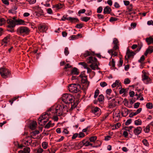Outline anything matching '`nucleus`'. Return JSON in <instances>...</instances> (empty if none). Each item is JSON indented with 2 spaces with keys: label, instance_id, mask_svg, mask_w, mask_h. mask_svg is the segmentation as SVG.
<instances>
[{
  "label": "nucleus",
  "instance_id": "obj_53",
  "mask_svg": "<svg viewBox=\"0 0 153 153\" xmlns=\"http://www.w3.org/2000/svg\"><path fill=\"white\" fill-rule=\"evenodd\" d=\"M145 59V56L142 55L140 57V59L138 60V62L140 63H142Z\"/></svg>",
  "mask_w": 153,
  "mask_h": 153
},
{
  "label": "nucleus",
  "instance_id": "obj_31",
  "mask_svg": "<svg viewBox=\"0 0 153 153\" xmlns=\"http://www.w3.org/2000/svg\"><path fill=\"white\" fill-rule=\"evenodd\" d=\"M67 20L70 21L72 22H77L79 21V20L78 19L71 17H68Z\"/></svg>",
  "mask_w": 153,
  "mask_h": 153
},
{
  "label": "nucleus",
  "instance_id": "obj_60",
  "mask_svg": "<svg viewBox=\"0 0 153 153\" xmlns=\"http://www.w3.org/2000/svg\"><path fill=\"white\" fill-rule=\"evenodd\" d=\"M131 122V119H128L125 122V124L126 125H128L130 124Z\"/></svg>",
  "mask_w": 153,
  "mask_h": 153
},
{
  "label": "nucleus",
  "instance_id": "obj_17",
  "mask_svg": "<svg viewBox=\"0 0 153 153\" xmlns=\"http://www.w3.org/2000/svg\"><path fill=\"white\" fill-rule=\"evenodd\" d=\"M120 81L117 80L115 81L114 83H113L112 85L111 86L113 88H114L116 86L119 87V88L120 89L121 88V83L119 82Z\"/></svg>",
  "mask_w": 153,
  "mask_h": 153
},
{
  "label": "nucleus",
  "instance_id": "obj_3",
  "mask_svg": "<svg viewBox=\"0 0 153 153\" xmlns=\"http://www.w3.org/2000/svg\"><path fill=\"white\" fill-rule=\"evenodd\" d=\"M62 106L60 105H55L50 108V111L53 115L60 116L62 115Z\"/></svg>",
  "mask_w": 153,
  "mask_h": 153
},
{
  "label": "nucleus",
  "instance_id": "obj_42",
  "mask_svg": "<svg viewBox=\"0 0 153 153\" xmlns=\"http://www.w3.org/2000/svg\"><path fill=\"white\" fill-rule=\"evenodd\" d=\"M6 23V21L4 18L0 19V26L4 25Z\"/></svg>",
  "mask_w": 153,
  "mask_h": 153
},
{
  "label": "nucleus",
  "instance_id": "obj_21",
  "mask_svg": "<svg viewBox=\"0 0 153 153\" xmlns=\"http://www.w3.org/2000/svg\"><path fill=\"white\" fill-rule=\"evenodd\" d=\"M111 11V9L108 6L105 7L104 9L103 13L105 14H109Z\"/></svg>",
  "mask_w": 153,
  "mask_h": 153
},
{
  "label": "nucleus",
  "instance_id": "obj_6",
  "mask_svg": "<svg viewBox=\"0 0 153 153\" xmlns=\"http://www.w3.org/2000/svg\"><path fill=\"white\" fill-rule=\"evenodd\" d=\"M80 85L79 84H72L70 85L68 87L69 91L73 93H76L79 91Z\"/></svg>",
  "mask_w": 153,
  "mask_h": 153
},
{
  "label": "nucleus",
  "instance_id": "obj_29",
  "mask_svg": "<svg viewBox=\"0 0 153 153\" xmlns=\"http://www.w3.org/2000/svg\"><path fill=\"white\" fill-rule=\"evenodd\" d=\"M37 125V123L35 121H33L30 125V128L32 130H34L35 129Z\"/></svg>",
  "mask_w": 153,
  "mask_h": 153
},
{
  "label": "nucleus",
  "instance_id": "obj_36",
  "mask_svg": "<svg viewBox=\"0 0 153 153\" xmlns=\"http://www.w3.org/2000/svg\"><path fill=\"white\" fill-rule=\"evenodd\" d=\"M134 124L137 126L140 125L142 124L141 120L139 119L134 121Z\"/></svg>",
  "mask_w": 153,
  "mask_h": 153
},
{
  "label": "nucleus",
  "instance_id": "obj_5",
  "mask_svg": "<svg viewBox=\"0 0 153 153\" xmlns=\"http://www.w3.org/2000/svg\"><path fill=\"white\" fill-rule=\"evenodd\" d=\"M0 74L1 77L4 79L9 77L11 76L10 71L4 67L0 68Z\"/></svg>",
  "mask_w": 153,
  "mask_h": 153
},
{
  "label": "nucleus",
  "instance_id": "obj_52",
  "mask_svg": "<svg viewBox=\"0 0 153 153\" xmlns=\"http://www.w3.org/2000/svg\"><path fill=\"white\" fill-rule=\"evenodd\" d=\"M99 93V91L98 90H96L95 92L94 95V98H96L97 97Z\"/></svg>",
  "mask_w": 153,
  "mask_h": 153
},
{
  "label": "nucleus",
  "instance_id": "obj_9",
  "mask_svg": "<svg viewBox=\"0 0 153 153\" xmlns=\"http://www.w3.org/2000/svg\"><path fill=\"white\" fill-rule=\"evenodd\" d=\"M107 97L109 100V106L110 108L115 107L117 105V100L115 97L112 98L107 96Z\"/></svg>",
  "mask_w": 153,
  "mask_h": 153
},
{
  "label": "nucleus",
  "instance_id": "obj_34",
  "mask_svg": "<svg viewBox=\"0 0 153 153\" xmlns=\"http://www.w3.org/2000/svg\"><path fill=\"white\" fill-rule=\"evenodd\" d=\"M90 67L93 70H95L97 68L98 66L97 63H95L91 64V65H90Z\"/></svg>",
  "mask_w": 153,
  "mask_h": 153
},
{
  "label": "nucleus",
  "instance_id": "obj_7",
  "mask_svg": "<svg viewBox=\"0 0 153 153\" xmlns=\"http://www.w3.org/2000/svg\"><path fill=\"white\" fill-rule=\"evenodd\" d=\"M51 113L50 109L46 112L41 115L39 118L38 120V123L40 125H42V124H41V122L45 119L48 120L49 118L51 117Z\"/></svg>",
  "mask_w": 153,
  "mask_h": 153
},
{
  "label": "nucleus",
  "instance_id": "obj_44",
  "mask_svg": "<svg viewBox=\"0 0 153 153\" xmlns=\"http://www.w3.org/2000/svg\"><path fill=\"white\" fill-rule=\"evenodd\" d=\"M146 106L148 108L151 109L153 107L152 104L151 103H148L146 104Z\"/></svg>",
  "mask_w": 153,
  "mask_h": 153
},
{
  "label": "nucleus",
  "instance_id": "obj_19",
  "mask_svg": "<svg viewBox=\"0 0 153 153\" xmlns=\"http://www.w3.org/2000/svg\"><path fill=\"white\" fill-rule=\"evenodd\" d=\"M142 128L140 127H138L134 129V133L136 135H138L141 132Z\"/></svg>",
  "mask_w": 153,
  "mask_h": 153
},
{
  "label": "nucleus",
  "instance_id": "obj_20",
  "mask_svg": "<svg viewBox=\"0 0 153 153\" xmlns=\"http://www.w3.org/2000/svg\"><path fill=\"white\" fill-rule=\"evenodd\" d=\"M135 54V53L133 52L130 51L129 50H127L126 53V55L125 56V58L126 59V57L127 58H129L133 56Z\"/></svg>",
  "mask_w": 153,
  "mask_h": 153
},
{
  "label": "nucleus",
  "instance_id": "obj_64",
  "mask_svg": "<svg viewBox=\"0 0 153 153\" xmlns=\"http://www.w3.org/2000/svg\"><path fill=\"white\" fill-rule=\"evenodd\" d=\"M130 96L131 97H133L134 95V91H131L129 93Z\"/></svg>",
  "mask_w": 153,
  "mask_h": 153
},
{
  "label": "nucleus",
  "instance_id": "obj_22",
  "mask_svg": "<svg viewBox=\"0 0 153 153\" xmlns=\"http://www.w3.org/2000/svg\"><path fill=\"white\" fill-rule=\"evenodd\" d=\"M153 52V47L150 46L146 50L144 54L145 56H147L148 53H151Z\"/></svg>",
  "mask_w": 153,
  "mask_h": 153
},
{
  "label": "nucleus",
  "instance_id": "obj_41",
  "mask_svg": "<svg viewBox=\"0 0 153 153\" xmlns=\"http://www.w3.org/2000/svg\"><path fill=\"white\" fill-rule=\"evenodd\" d=\"M23 151L25 153H29L30 152V149L28 147H26L24 148Z\"/></svg>",
  "mask_w": 153,
  "mask_h": 153
},
{
  "label": "nucleus",
  "instance_id": "obj_46",
  "mask_svg": "<svg viewBox=\"0 0 153 153\" xmlns=\"http://www.w3.org/2000/svg\"><path fill=\"white\" fill-rule=\"evenodd\" d=\"M109 64L110 66H112V67H114L115 66V62L114 59H112L111 61L110 62Z\"/></svg>",
  "mask_w": 153,
  "mask_h": 153
},
{
  "label": "nucleus",
  "instance_id": "obj_50",
  "mask_svg": "<svg viewBox=\"0 0 153 153\" xmlns=\"http://www.w3.org/2000/svg\"><path fill=\"white\" fill-rule=\"evenodd\" d=\"M30 4H35L36 2V0H27Z\"/></svg>",
  "mask_w": 153,
  "mask_h": 153
},
{
  "label": "nucleus",
  "instance_id": "obj_24",
  "mask_svg": "<svg viewBox=\"0 0 153 153\" xmlns=\"http://www.w3.org/2000/svg\"><path fill=\"white\" fill-rule=\"evenodd\" d=\"M10 35H8L7 36L5 37L2 40V42L6 44L8 43L10 41Z\"/></svg>",
  "mask_w": 153,
  "mask_h": 153
},
{
  "label": "nucleus",
  "instance_id": "obj_54",
  "mask_svg": "<svg viewBox=\"0 0 153 153\" xmlns=\"http://www.w3.org/2000/svg\"><path fill=\"white\" fill-rule=\"evenodd\" d=\"M102 7H100L97 9V12L98 13H101L102 10Z\"/></svg>",
  "mask_w": 153,
  "mask_h": 153
},
{
  "label": "nucleus",
  "instance_id": "obj_47",
  "mask_svg": "<svg viewBox=\"0 0 153 153\" xmlns=\"http://www.w3.org/2000/svg\"><path fill=\"white\" fill-rule=\"evenodd\" d=\"M97 139V137L96 136L92 137L89 139L90 141L91 142H94Z\"/></svg>",
  "mask_w": 153,
  "mask_h": 153
},
{
  "label": "nucleus",
  "instance_id": "obj_40",
  "mask_svg": "<svg viewBox=\"0 0 153 153\" xmlns=\"http://www.w3.org/2000/svg\"><path fill=\"white\" fill-rule=\"evenodd\" d=\"M104 100V97L102 95H100L98 97V100L99 102L102 101Z\"/></svg>",
  "mask_w": 153,
  "mask_h": 153
},
{
  "label": "nucleus",
  "instance_id": "obj_56",
  "mask_svg": "<svg viewBox=\"0 0 153 153\" xmlns=\"http://www.w3.org/2000/svg\"><path fill=\"white\" fill-rule=\"evenodd\" d=\"M47 12L48 13L51 14L53 13V11L51 8H49L47 9Z\"/></svg>",
  "mask_w": 153,
  "mask_h": 153
},
{
  "label": "nucleus",
  "instance_id": "obj_45",
  "mask_svg": "<svg viewBox=\"0 0 153 153\" xmlns=\"http://www.w3.org/2000/svg\"><path fill=\"white\" fill-rule=\"evenodd\" d=\"M118 20V19L114 17H111L109 19V21L111 22H113L116 21H117Z\"/></svg>",
  "mask_w": 153,
  "mask_h": 153
},
{
  "label": "nucleus",
  "instance_id": "obj_49",
  "mask_svg": "<svg viewBox=\"0 0 153 153\" xmlns=\"http://www.w3.org/2000/svg\"><path fill=\"white\" fill-rule=\"evenodd\" d=\"M130 79L128 78H126L124 81V83L125 84H128L130 83Z\"/></svg>",
  "mask_w": 153,
  "mask_h": 153
},
{
  "label": "nucleus",
  "instance_id": "obj_39",
  "mask_svg": "<svg viewBox=\"0 0 153 153\" xmlns=\"http://www.w3.org/2000/svg\"><path fill=\"white\" fill-rule=\"evenodd\" d=\"M42 146L44 149H46L48 146V143L45 142H44L42 143Z\"/></svg>",
  "mask_w": 153,
  "mask_h": 153
},
{
  "label": "nucleus",
  "instance_id": "obj_8",
  "mask_svg": "<svg viewBox=\"0 0 153 153\" xmlns=\"http://www.w3.org/2000/svg\"><path fill=\"white\" fill-rule=\"evenodd\" d=\"M79 77L81 78V81L82 84H85V88H87L88 86L89 82L87 81V76L85 74V72L81 73Z\"/></svg>",
  "mask_w": 153,
  "mask_h": 153
},
{
  "label": "nucleus",
  "instance_id": "obj_12",
  "mask_svg": "<svg viewBox=\"0 0 153 153\" xmlns=\"http://www.w3.org/2000/svg\"><path fill=\"white\" fill-rule=\"evenodd\" d=\"M92 113L95 115L100 116L101 114V111L100 109L97 107H93L91 109Z\"/></svg>",
  "mask_w": 153,
  "mask_h": 153
},
{
  "label": "nucleus",
  "instance_id": "obj_32",
  "mask_svg": "<svg viewBox=\"0 0 153 153\" xmlns=\"http://www.w3.org/2000/svg\"><path fill=\"white\" fill-rule=\"evenodd\" d=\"M109 115V114L108 113H106L104 115L100 118V120L101 122H102L105 121L106 118L108 117Z\"/></svg>",
  "mask_w": 153,
  "mask_h": 153
},
{
  "label": "nucleus",
  "instance_id": "obj_2",
  "mask_svg": "<svg viewBox=\"0 0 153 153\" xmlns=\"http://www.w3.org/2000/svg\"><path fill=\"white\" fill-rule=\"evenodd\" d=\"M113 43L114 45L113 49L108 51V53L111 55V58L112 56L114 57L117 55V53L118 51V41L116 38H114L113 41Z\"/></svg>",
  "mask_w": 153,
  "mask_h": 153
},
{
  "label": "nucleus",
  "instance_id": "obj_27",
  "mask_svg": "<svg viewBox=\"0 0 153 153\" xmlns=\"http://www.w3.org/2000/svg\"><path fill=\"white\" fill-rule=\"evenodd\" d=\"M62 114H66L68 111V107L66 105H62Z\"/></svg>",
  "mask_w": 153,
  "mask_h": 153
},
{
  "label": "nucleus",
  "instance_id": "obj_10",
  "mask_svg": "<svg viewBox=\"0 0 153 153\" xmlns=\"http://www.w3.org/2000/svg\"><path fill=\"white\" fill-rule=\"evenodd\" d=\"M142 80L146 84L150 83L151 79L148 76V74L146 71L143 70L142 71Z\"/></svg>",
  "mask_w": 153,
  "mask_h": 153
},
{
  "label": "nucleus",
  "instance_id": "obj_38",
  "mask_svg": "<svg viewBox=\"0 0 153 153\" xmlns=\"http://www.w3.org/2000/svg\"><path fill=\"white\" fill-rule=\"evenodd\" d=\"M150 124L148 125L146 127L144 128V131L146 133H148L150 130Z\"/></svg>",
  "mask_w": 153,
  "mask_h": 153
},
{
  "label": "nucleus",
  "instance_id": "obj_43",
  "mask_svg": "<svg viewBox=\"0 0 153 153\" xmlns=\"http://www.w3.org/2000/svg\"><path fill=\"white\" fill-rule=\"evenodd\" d=\"M78 64L79 65H80L82 66L84 68H86L87 67V64L85 62H79Z\"/></svg>",
  "mask_w": 153,
  "mask_h": 153
},
{
  "label": "nucleus",
  "instance_id": "obj_55",
  "mask_svg": "<svg viewBox=\"0 0 153 153\" xmlns=\"http://www.w3.org/2000/svg\"><path fill=\"white\" fill-rule=\"evenodd\" d=\"M43 149L41 148H39L36 152L35 153H42L43 152Z\"/></svg>",
  "mask_w": 153,
  "mask_h": 153
},
{
  "label": "nucleus",
  "instance_id": "obj_16",
  "mask_svg": "<svg viewBox=\"0 0 153 153\" xmlns=\"http://www.w3.org/2000/svg\"><path fill=\"white\" fill-rule=\"evenodd\" d=\"M121 114L123 116L126 117L128 114V109L126 107H123L121 109Z\"/></svg>",
  "mask_w": 153,
  "mask_h": 153
},
{
  "label": "nucleus",
  "instance_id": "obj_51",
  "mask_svg": "<svg viewBox=\"0 0 153 153\" xmlns=\"http://www.w3.org/2000/svg\"><path fill=\"white\" fill-rule=\"evenodd\" d=\"M100 85L101 87H104L107 85V83L104 82H102L100 83Z\"/></svg>",
  "mask_w": 153,
  "mask_h": 153
},
{
  "label": "nucleus",
  "instance_id": "obj_33",
  "mask_svg": "<svg viewBox=\"0 0 153 153\" xmlns=\"http://www.w3.org/2000/svg\"><path fill=\"white\" fill-rule=\"evenodd\" d=\"M82 143H83V145L85 146H92V144L90 143L88 141H85V140H83Z\"/></svg>",
  "mask_w": 153,
  "mask_h": 153
},
{
  "label": "nucleus",
  "instance_id": "obj_59",
  "mask_svg": "<svg viewBox=\"0 0 153 153\" xmlns=\"http://www.w3.org/2000/svg\"><path fill=\"white\" fill-rule=\"evenodd\" d=\"M126 92V90L124 88L121 89L119 91V93L121 94H125Z\"/></svg>",
  "mask_w": 153,
  "mask_h": 153
},
{
  "label": "nucleus",
  "instance_id": "obj_35",
  "mask_svg": "<svg viewBox=\"0 0 153 153\" xmlns=\"http://www.w3.org/2000/svg\"><path fill=\"white\" fill-rule=\"evenodd\" d=\"M90 19V17H84L81 18V20L85 22H87Z\"/></svg>",
  "mask_w": 153,
  "mask_h": 153
},
{
  "label": "nucleus",
  "instance_id": "obj_62",
  "mask_svg": "<svg viewBox=\"0 0 153 153\" xmlns=\"http://www.w3.org/2000/svg\"><path fill=\"white\" fill-rule=\"evenodd\" d=\"M111 92V90L110 89H107L106 91V93L107 95L109 96Z\"/></svg>",
  "mask_w": 153,
  "mask_h": 153
},
{
  "label": "nucleus",
  "instance_id": "obj_18",
  "mask_svg": "<svg viewBox=\"0 0 153 153\" xmlns=\"http://www.w3.org/2000/svg\"><path fill=\"white\" fill-rule=\"evenodd\" d=\"M15 22L16 23V25H25V21L21 19H15Z\"/></svg>",
  "mask_w": 153,
  "mask_h": 153
},
{
  "label": "nucleus",
  "instance_id": "obj_25",
  "mask_svg": "<svg viewBox=\"0 0 153 153\" xmlns=\"http://www.w3.org/2000/svg\"><path fill=\"white\" fill-rule=\"evenodd\" d=\"M79 71L78 69L74 68L71 70V74L72 75H77L79 74Z\"/></svg>",
  "mask_w": 153,
  "mask_h": 153
},
{
  "label": "nucleus",
  "instance_id": "obj_57",
  "mask_svg": "<svg viewBox=\"0 0 153 153\" xmlns=\"http://www.w3.org/2000/svg\"><path fill=\"white\" fill-rule=\"evenodd\" d=\"M51 116H53V119L55 121H57L58 120V117L56 115H53L52 113H51Z\"/></svg>",
  "mask_w": 153,
  "mask_h": 153
},
{
  "label": "nucleus",
  "instance_id": "obj_30",
  "mask_svg": "<svg viewBox=\"0 0 153 153\" xmlns=\"http://www.w3.org/2000/svg\"><path fill=\"white\" fill-rule=\"evenodd\" d=\"M64 5L61 3H59L53 6V7L56 8V9H60L62 8Z\"/></svg>",
  "mask_w": 153,
  "mask_h": 153
},
{
  "label": "nucleus",
  "instance_id": "obj_37",
  "mask_svg": "<svg viewBox=\"0 0 153 153\" xmlns=\"http://www.w3.org/2000/svg\"><path fill=\"white\" fill-rule=\"evenodd\" d=\"M53 124H52L51 121H49L48 123L46 125L45 128H48L51 127H52L53 126Z\"/></svg>",
  "mask_w": 153,
  "mask_h": 153
},
{
  "label": "nucleus",
  "instance_id": "obj_23",
  "mask_svg": "<svg viewBox=\"0 0 153 153\" xmlns=\"http://www.w3.org/2000/svg\"><path fill=\"white\" fill-rule=\"evenodd\" d=\"M39 29L40 32H45L47 29V26L44 25H40L39 27Z\"/></svg>",
  "mask_w": 153,
  "mask_h": 153
},
{
  "label": "nucleus",
  "instance_id": "obj_58",
  "mask_svg": "<svg viewBox=\"0 0 153 153\" xmlns=\"http://www.w3.org/2000/svg\"><path fill=\"white\" fill-rule=\"evenodd\" d=\"M65 134H67L69 133V131L66 128H64L62 132Z\"/></svg>",
  "mask_w": 153,
  "mask_h": 153
},
{
  "label": "nucleus",
  "instance_id": "obj_4",
  "mask_svg": "<svg viewBox=\"0 0 153 153\" xmlns=\"http://www.w3.org/2000/svg\"><path fill=\"white\" fill-rule=\"evenodd\" d=\"M30 32L29 28L26 26H21L17 29L18 33L20 35L24 36L28 35Z\"/></svg>",
  "mask_w": 153,
  "mask_h": 153
},
{
  "label": "nucleus",
  "instance_id": "obj_63",
  "mask_svg": "<svg viewBox=\"0 0 153 153\" xmlns=\"http://www.w3.org/2000/svg\"><path fill=\"white\" fill-rule=\"evenodd\" d=\"M71 39L70 40H75L77 39V36L76 35H73L70 37Z\"/></svg>",
  "mask_w": 153,
  "mask_h": 153
},
{
  "label": "nucleus",
  "instance_id": "obj_14",
  "mask_svg": "<svg viewBox=\"0 0 153 153\" xmlns=\"http://www.w3.org/2000/svg\"><path fill=\"white\" fill-rule=\"evenodd\" d=\"M120 111L118 110L114 111L113 113V117L116 121H118L120 117Z\"/></svg>",
  "mask_w": 153,
  "mask_h": 153
},
{
  "label": "nucleus",
  "instance_id": "obj_1",
  "mask_svg": "<svg viewBox=\"0 0 153 153\" xmlns=\"http://www.w3.org/2000/svg\"><path fill=\"white\" fill-rule=\"evenodd\" d=\"M74 98L71 94L68 93L63 94L62 97V101L65 104H71L70 110H72L77 105V103L74 102Z\"/></svg>",
  "mask_w": 153,
  "mask_h": 153
},
{
  "label": "nucleus",
  "instance_id": "obj_11",
  "mask_svg": "<svg viewBox=\"0 0 153 153\" xmlns=\"http://www.w3.org/2000/svg\"><path fill=\"white\" fill-rule=\"evenodd\" d=\"M32 140L30 137H27L22 140V144L24 146H27L30 145L32 143Z\"/></svg>",
  "mask_w": 153,
  "mask_h": 153
},
{
  "label": "nucleus",
  "instance_id": "obj_15",
  "mask_svg": "<svg viewBox=\"0 0 153 153\" xmlns=\"http://www.w3.org/2000/svg\"><path fill=\"white\" fill-rule=\"evenodd\" d=\"M86 61L88 63L93 64L97 63V60L95 57H93L92 56H90L87 58Z\"/></svg>",
  "mask_w": 153,
  "mask_h": 153
},
{
  "label": "nucleus",
  "instance_id": "obj_26",
  "mask_svg": "<svg viewBox=\"0 0 153 153\" xmlns=\"http://www.w3.org/2000/svg\"><path fill=\"white\" fill-rule=\"evenodd\" d=\"M146 41L148 45L153 44V38L152 37L150 36L146 39Z\"/></svg>",
  "mask_w": 153,
  "mask_h": 153
},
{
  "label": "nucleus",
  "instance_id": "obj_13",
  "mask_svg": "<svg viewBox=\"0 0 153 153\" xmlns=\"http://www.w3.org/2000/svg\"><path fill=\"white\" fill-rule=\"evenodd\" d=\"M7 22L8 24L7 27L13 28L16 25L15 20H13L11 19H8L7 20Z\"/></svg>",
  "mask_w": 153,
  "mask_h": 153
},
{
  "label": "nucleus",
  "instance_id": "obj_28",
  "mask_svg": "<svg viewBox=\"0 0 153 153\" xmlns=\"http://www.w3.org/2000/svg\"><path fill=\"white\" fill-rule=\"evenodd\" d=\"M94 54L93 52L87 51L85 52L84 54V56L85 57H86L88 56L93 55Z\"/></svg>",
  "mask_w": 153,
  "mask_h": 153
},
{
  "label": "nucleus",
  "instance_id": "obj_61",
  "mask_svg": "<svg viewBox=\"0 0 153 153\" xmlns=\"http://www.w3.org/2000/svg\"><path fill=\"white\" fill-rule=\"evenodd\" d=\"M64 53L66 55H68L69 54V51H68V48L66 47L65 49Z\"/></svg>",
  "mask_w": 153,
  "mask_h": 153
},
{
  "label": "nucleus",
  "instance_id": "obj_48",
  "mask_svg": "<svg viewBox=\"0 0 153 153\" xmlns=\"http://www.w3.org/2000/svg\"><path fill=\"white\" fill-rule=\"evenodd\" d=\"M143 144L146 146H149V144L147 140L146 139H143L142 141Z\"/></svg>",
  "mask_w": 153,
  "mask_h": 153
}]
</instances>
